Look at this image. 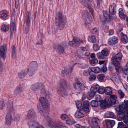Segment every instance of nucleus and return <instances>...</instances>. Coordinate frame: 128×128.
Listing matches in <instances>:
<instances>
[{"instance_id": "nucleus-56", "label": "nucleus", "mask_w": 128, "mask_h": 128, "mask_svg": "<svg viewBox=\"0 0 128 128\" xmlns=\"http://www.w3.org/2000/svg\"><path fill=\"white\" fill-rule=\"evenodd\" d=\"M35 71V70H34L29 68L28 72V73L30 76H31L34 74V72Z\"/></svg>"}, {"instance_id": "nucleus-30", "label": "nucleus", "mask_w": 128, "mask_h": 128, "mask_svg": "<svg viewBox=\"0 0 128 128\" xmlns=\"http://www.w3.org/2000/svg\"><path fill=\"white\" fill-rule=\"evenodd\" d=\"M110 98L111 99V100L112 101V102L114 105V106L118 104V101L117 100H116V99L117 98V96L114 95H111L110 96Z\"/></svg>"}, {"instance_id": "nucleus-51", "label": "nucleus", "mask_w": 128, "mask_h": 128, "mask_svg": "<svg viewBox=\"0 0 128 128\" xmlns=\"http://www.w3.org/2000/svg\"><path fill=\"white\" fill-rule=\"evenodd\" d=\"M95 94L94 92L91 91V90L90 92H88V96L90 98H93Z\"/></svg>"}, {"instance_id": "nucleus-41", "label": "nucleus", "mask_w": 128, "mask_h": 128, "mask_svg": "<svg viewBox=\"0 0 128 128\" xmlns=\"http://www.w3.org/2000/svg\"><path fill=\"white\" fill-rule=\"evenodd\" d=\"M124 125V124L122 122H119L118 123V126L117 128H128L127 124Z\"/></svg>"}, {"instance_id": "nucleus-7", "label": "nucleus", "mask_w": 128, "mask_h": 128, "mask_svg": "<svg viewBox=\"0 0 128 128\" xmlns=\"http://www.w3.org/2000/svg\"><path fill=\"white\" fill-rule=\"evenodd\" d=\"M74 88L79 91L84 90L86 87V85L79 81L74 82L73 84Z\"/></svg>"}, {"instance_id": "nucleus-54", "label": "nucleus", "mask_w": 128, "mask_h": 128, "mask_svg": "<svg viewBox=\"0 0 128 128\" xmlns=\"http://www.w3.org/2000/svg\"><path fill=\"white\" fill-rule=\"evenodd\" d=\"M7 13L6 12H2L0 16L1 18L2 19H5L7 16Z\"/></svg>"}, {"instance_id": "nucleus-18", "label": "nucleus", "mask_w": 128, "mask_h": 128, "mask_svg": "<svg viewBox=\"0 0 128 128\" xmlns=\"http://www.w3.org/2000/svg\"><path fill=\"white\" fill-rule=\"evenodd\" d=\"M72 70V67H66L64 69L62 72V73L64 76L66 74H70Z\"/></svg>"}, {"instance_id": "nucleus-52", "label": "nucleus", "mask_w": 128, "mask_h": 128, "mask_svg": "<svg viewBox=\"0 0 128 128\" xmlns=\"http://www.w3.org/2000/svg\"><path fill=\"white\" fill-rule=\"evenodd\" d=\"M90 105L92 107H97L98 105V102L96 100H92L91 102Z\"/></svg>"}, {"instance_id": "nucleus-10", "label": "nucleus", "mask_w": 128, "mask_h": 128, "mask_svg": "<svg viewBox=\"0 0 128 128\" xmlns=\"http://www.w3.org/2000/svg\"><path fill=\"white\" fill-rule=\"evenodd\" d=\"M36 117V116L34 110H31L28 112L27 118L30 120L32 121L35 120Z\"/></svg>"}, {"instance_id": "nucleus-63", "label": "nucleus", "mask_w": 128, "mask_h": 128, "mask_svg": "<svg viewBox=\"0 0 128 128\" xmlns=\"http://www.w3.org/2000/svg\"><path fill=\"white\" fill-rule=\"evenodd\" d=\"M98 92L101 94L105 93V88H99Z\"/></svg>"}, {"instance_id": "nucleus-26", "label": "nucleus", "mask_w": 128, "mask_h": 128, "mask_svg": "<svg viewBox=\"0 0 128 128\" xmlns=\"http://www.w3.org/2000/svg\"><path fill=\"white\" fill-rule=\"evenodd\" d=\"M115 124L114 120H108L106 122V125L107 128H112Z\"/></svg>"}, {"instance_id": "nucleus-48", "label": "nucleus", "mask_w": 128, "mask_h": 128, "mask_svg": "<svg viewBox=\"0 0 128 128\" xmlns=\"http://www.w3.org/2000/svg\"><path fill=\"white\" fill-rule=\"evenodd\" d=\"M90 16L86 10H85L83 12L82 14V16L84 18H86L88 16Z\"/></svg>"}, {"instance_id": "nucleus-17", "label": "nucleus", "mask_w": 128, "mask_h": 128, "mask_svg": "<svg viewBox=\"0 0 128 128\" xmlns=\"http://www.w3.org/2000/svg\"><path fill=\"white\" fill-rule=\"evenodd\" d=\"M60 86L59 87L65 88L66 89L70 88V86L67 83L66 81L63 80H61L60 81Z\"/></svg>"}, {"instance_id": "nucleus-2", "label": "nucleus", "mask_w": 128, "mask_h": 128, "mask_svg": "<svg viewBox=\"0 0 128 128\" xmlns=\"http://www.w3.org/2000/svg\"><path fill=\"white\" fill-rule=\"evenodd\" d=\"M122 53L119 52L113 56L111 58L112 63L116 67V70L118 72H120L122 69L120 62L122 60Z\"/></svg>"}, {"instance_id": "nucleus-14", "label": "nucleus", "mask_w": 128, "mask_h": 128, "mask_svg": "<svg viewBox=\"0 0 128 128\" xmlns=\"http://www.w3.org/2000/svg\"><path fill=\"white\" fill-rule=\"evenodd\" d=\"M89 104L87 100L84 101L83 103V110L86 113H89L90 112L89 109Z\"/></svg>"}, {"instance_id": "nucleus-16", "label": "nucleus", "mask_w": 128, "mask_h": 128, "mask_svg": "<svg viewBox=\"0 0 128 128\" xmlns=\"http://www.w3.org/2000/svg\"><path fill=\"white\" fill-rule=\"evenodd\" d=\"M29 128H37L39 126L38 123L36 122L35 120H30L28 122Z\"/></svg>"}, {"instance_id": "nucleus-13", "label": "nucleus", "mask_w": 128, "mask_h": 128, "mask_svg": "<svg viewBox=\"0 0 128 128\" xmlns=\"http://www.w3.org/2000/svg\"><path fill=\"white\" fill-rule=\"evenodd\" d=\"M66 47V44L62 43L57 46L56 51L58 53L63 54L64 52V48Z\"/></svg>"}, {"instance_id": "nucleus-27", "label": "nucleus", "mask_w": 128, "mask_h": 128, "mask_svg": "<svg viewBox=\"0 0 128 128\" xmlns=\"http://www.w3.org/2000/svg\"><path fill=\"white\" fill-rule=\"evenodd\" d=\"M121 40L123 43L126 44L128 42V38L125 34L121 32Z\"/></svg>"}, {"instance_id": "nucleus-29", "label": "nucleus", "mask_w": 128, "mask_h": 128, "mask_svg": "<svg viewBox=\"0 0 128 128\" xmlns=\"http://www.w3.org/2000/svg\"><path fill=\"white\" fill-rule=\"evenodd\" d=\"M104 100L105 101L106 104H107L108 106H110L111 105L112 106H114V105L112 102V101L111 100V99L110 97L108 96L106 97Z\"/></svg>"}, {"instance_id": "nucleus-42", "label": "nucleus", "mask_w": 128, "mask_h": 128, "mask_svg": "<svg viewBox=\"0 0 128 128\" xmlns=\"http://www.w3.org/2000/svg\"><path fill=\"white\" fill-rule=\"evenodd\" d=\"M105 76L103 74H100L97 76V78L99 81L102 82L104 81Z\"/></svg>"}, {"instance_id": "nucleus-40", "label": "nucleus", "mask_w": 128, "mask_h": 128, "mask_svg": "<svg viewBox=\"0 0 128 128\" xmlns=\"http://www.w3.org/2000/svg\"><path fill=\"white\" fill-rule=\"evenodd\" d=\"M90 54L89 52L87 50L85 52L83 53V54H80V55H79L78 56H80L79 57L80 58H82L84 57L85 56H88Z\"/></svg>"}, {"instance_id": "nucleus-44", "label": "nucleus", "mask_w": 128, "mask_h": 128, "mask_svg": "<svg viewBox=\"0 0 128 128\" xmlns=\"http://www.w3.org/2000/svg\"><path fill=\"white\" fill-rule=\"evenodd\" d=\"M100 105L101 107L103 108H105L106 106H108L105 100H102L100 102Z\"/></svg>"}, {"instance_id": "nucleus-49", "label": "nucleus", "mask_w": 128, "mask_h": 128, "mask_svg": "<svg viewBox=\"0 0 128 128\" xmlns=\"http://www.w3.org/2000/svg\"><path fill=\"white\" fill-rule=\"evenodd\" d=\"M15 29L14 23L13 22H12L11 26L10 27L11 35L12 36L13 35V32Z\"/></svg>"}, {"instance_id": "nucleus-34", "label": "nucleus", "mask_w": 128, "mask_h": 128, "mask_svg": "<svg viewBox=\"0 0 128 128\" xmlns=\"http://www.w3.org/2000/svg\"><path fill=\"white\" fill-rule=\"evenodd\" d=\"M85 19V20L86 25L85 26L86 27H88V24H90L91 22L92 19L91 18V17L90 16H88L87 17L84 18Z\"/></svg>"}, {"instance_id": "nucleus-5", "label": "nucleus", "mask_w": 128, "mask_h": 128, "mask_svg": "<svg viewBox=\"0 0 128 128\" xmlns=\"http://www.w3.org/2000/svg\"><path fill=\"white\" fill-rule=\"evenodd\" d=\"M48 124L50 128H62L63 126L62 122L56 121L49 120Z\"/></svg>"}, {"instance_id": "nucleus-20", "label": "nucleus", "mask_w": 128, "mask_h": 128, "mask_svg": "<svg viewBox=\"0 0 128 128\" xmlns=\"http://www.w3.org/2000/svg\"><path fill=\"white\" fill-rule=\"evenodd\" d=\"M118 40V39L116 37L113 36L109 39L108 43L109 45H112L117 43Z\"/></svg>"}, {"instance_id": "nucleus-35", "label": "nucleus", "mask_w": 128, "mask_h": 128, "mask_svg": "<svg viewBox=\"0 0 128 128\" xmlns=\"http://www.w3.org/2000/svg\"><path fill=\"white\" fill-rule=\"evenodd\" d=\"M118 11L119 15L120 18L124 19L126 17V16L124 14L123 10L122 8H120Z\"/></svg>"}, {"instance_id": "nucleus-33", "label": "nucleus", "mask_w": 128, "mask_h": 128, "mask_svg": "<svg viewBox=\"0 0 128 128\" xmlns=\"http://www.w3.org/2000/svg\"><path fill=\"white\" fill-rule=\"evenodd\" d=\"M75 116L78 118H80L83 117L84 116V114L80 111H77L74 114Z\"/></svg>"}, {"instance_id": "nucleus-28", "label": "nucleus", "mask_w": 128, "mask_h": 128, "mask_svg": "<svg viewBox=\"0 0 128 128\" xmlns=\"http://www.w3.org/2000/svg\"><path fill=\"white\" fill-rule=\"evenodd\" d=\"M27 74V72L24 70L19 72L18 74V76L20 79H22L24 78Z\"/></svg>"}, {"instance_id": "nucleus-38", "label": "nucleus", "mask_w": 128, "mask_h": 128, "mask_svg": "<svg viewBox=\"0 0 128 128\" xmlns=\"http://www.w3.org/2000/svg\"><path fill=\"white\" fill-rule=\"evenodd\" d=\"M91 72H93L95 73L100 72V68L98 67L91 68H90Z\"/></svg>"}, {"instance_id": "nucleus-1", "label": "nucleus", "mask_w": 128, "mask_h": 128, "mask_svg": "<svg viewBox=\"0 0 128 128\" xmlns=\"http://www.w3.org/2000/svg\"><path fill=\"white\" fill-rule=\"evenodd\" d=\"M39 101L41 104V105L40 104L38 105V111L42 116L46 118L49 113V110L48 108V100L46 98L41 97L40 98Z\"/></svg>"}, {"instance_id": "nucleus-3", "label": "nucleus", "mask_w": 128, "mask_h": 128, "mask_svg": "<svg viewBox=\"0 0 128 128\" xmlns=\"http://www.w3.org/2000/svg\"><path fill=\"white\" fill-rule=\"evenodd\" d=\"M66 22V18L62 15V14L58 13L55 18V23L59 29L62 30L64 28Z\"/></svg>"}, {"instance_id": "nucleus-21", "label": "nucleus", "mask_w": 128, "mask_h": 128, "mask_svg": "<svg viewBox=\"0 0 128 128\" xmlns=\"http://www.w3.org/2000/svg\"><path fill=\"white\" fill-rule=\"evenodd\" d=\"M6 106L7 110L9 112H12L14 111L13 104L11 100H8L7 102Z\"/></svg>"}, {"instance_id": "nucleus-57", "label": "nucleus", "mask_w": 128, "mask_h": 128, "mask_svg": "<svg viewBox=\"0 0 128 128\" xmlns=\"http://www.w3.org/2000/svg\"><path fill=\"white\" fill-rule=\"evenodd\" d=\"M30 23V16L28 15L27 16V18L26 20V26L28 28H29Z\"/></svg>"}, {"instance_id": "nucleus-59", "label": "nucleus", "mask_w": 128, "mask_h": 128, "mask_svg": "<svg viewBox=\"0 0 128 128\" xmlns=\"http://www.w3.org/2000/svg\"><path fill=\"white\" fill-rule=\"evenodd\" d=\"M66 120V122L67 124L69 125H71L72 124H74V123L73 122V120H71L70 119L68 118Z\"/></svg>"}, {"instance_id": "nucleus-22", "label": "nucleus", "mask_w": 128, "mask_h": 128, "mask_svg": "<svg viewBox=\"0 0 128 128\" xmlns=\"http://www.w3.org/2000/svg\"><path fill=\"white\" fill-rule=\"evenodd\" d=\"M116 7V5L114 4H112L110 6L109 10L110 14L114 15L115 14Z\"/></svg>"}, {"instance_id": "nucleus-37", "label": "nucleus", "mask_w": 128, "mask_h": 128, "mask_svg": "<svg viewBox=\"0 0 128 128\" xmlns=\"http://www.w3.org/2000/svg\"><path fill=\"white\" fill-rule=\"evenodd\" d=\"M99 88V86L98 84H96V85H94L91 87L90 90H91V91H93L96 93V92H98Z\"/></svg>"}, {"instance_id": "nucleus-25", "label": "nucleus", "mask_w": 128, "mask_h": 128, "mask_svg": "<svg viewBox=\"0 0 128 128\" xmlns=\"http://www.w3.org/2000/svg\"><path fill=\"white\" fill-rule=\"evenodd\" d=\"M12 119L11 114L10 112L7 113L6 119V123L7 124H10Z\"/></svg>"}, {"instance_id": "nucleus-39", "label": "nucleus", "mask_w": 128, "mask_h": 128, "mask_svg": "<svg viewBox=\"0 0 128 128\" xmlns=\"http://www.w3.org/2000/svg\"><path fill=\"white\" fill-rule=\"evenodd\" d=\"M76 104L79 110H83V106L81 102L80 101H77L76 102Z\"/></svg>"}, {"instance_id": "nucleus-9", "label": "nucleus", "mask_w": 128, "mask_h": 128, "mask_svg": "<svg viewBox=\"0 0 128 128\" xmlns=\"http://www.w3.org/2000/svg\"><path fill=\"white\" fill-rule=\"evenodd\" d=\"M44 87V86L42 83L38 82L32 84L30 88L33 90H38L41 89V88Z\"/></svg>"}, {"instance_id": "nucleus-46", "label": "nucleus", "mask_w": 128, "mask_h": 128, "mask_svg": "<svg viewBox=\"0 0 128 128\" xmlns=\"http://www.w3.org/2000/svg\"><path fill=\"white\" fill-rule=\"evenodd\" d=\"M80 2L82 4L86 6H87V5L88 4L90 3V1L89 0H79Z\"/></svg>"}, {"instance_id": "nucleus-53", "label": "nucleus", "mask_w": 128, "mask_h": 128, "mask_svg": "<svg viewBox=\"0 0 128 128\" xmlns=\"http://www.w3.org/2000/svg\"><path fill=\"white\" fill-rule=\"evenodd\" d=\"M22 87L19 86L14 91V93L15 94H18L20 93L22 90Z\"/></svg>"}, {"instance_id": "nucleus-19", "label": "nucleus", "mask_w": 128, "mask_h": 128, "mask_svg": "<svg viewBox=\"0 0 128 128\" xmlns=\"http://www.w3.org/2000/svg\"><path fill=\"white\" fill-rule=\"evenodd\" d=\"M103 16L104 18V20L103 19H102L100 17V19L102 20V21L103 22H105L106 21H110V18H112L111 17L110 15L108 14V12H107L104 11H103Z\"/></svg>"}, {"instance_id": "nucleus-31", "label": "nucleus", "mask_w": 128, "mask_h": 128, "mask_svg": "<svg viewBox=\"0 0 128 128\" xmlns=\"http://www.w3.org/2000/svg\"><path fill=\"white\" fill-rule=\"evenodd\" d=\"M119 109L120 112H126L128 110V107H126V106L124 104H122L119 107Z\"/></svg>"}, {"instance_id": "nucleus-36", "label": "nucleus", "mask_w": 128, "mask_h": 128, "mask_svg": "<svg viewBox=\"0 0 128 128\" xmlns=\"http://www.w3.org/2000/svg\"><path fill=\"white\" fill-rule=\"evenodd\" d=\"M105 93L107 95H110L112 94V89L110 87H107L105 88Z\"/></svg>"}, {"instance_id": "nucleus-23", "label": "nucleus", "mask_w": 128, "mask_h": 128, "mask_svg": "<svg viewBox=\"0 0 128 128\" xmlns=\"http://www.w3.org/2000/svg\"><path fill=\"white\" fill-rule=\"evenodd\" d=\"M38 66L36 61H32L30 64L29 68L36 70Z\"/></svg>"}, {"instance_id": "nucleus-11", "label": "nucleus", "mask_w": 128, "mask_h": 128, "mask_svg": "<svg viewBox=\"0 0 128 128\" xmlns=\"http://www.w3.org/2000/svg\"><path fill=\"white\" fill-rule=\"evenodd\" d=\"M7 50V45L4 44L0 47V56L2 57L3 60L5 59Z\"/></svg>"}, {"instance_id": "nucleus-60", "label": "nucleus", "mask_w": 128, "mask_h": 128, "mask_svg": "<svg viewBox=\"0 0 128 128\" xmlns=\"http://www.w3.org/2000/svg\"><path fill=\"white\" fill-rule=\"evenodd\" d=\"M118 92L120 98H122L124 96L123 92L120 90H118Z\"/></svg>"}, {"instance_id": "nucleus-4", "label": "nucleus", "mask_w": 128, "mask_h": 128, "mask_svg": "<svg viewBox=\"0 0 128 128\" xmlns=\"http://www.w3.org/2000/svg\"><path fill=\"white\" fill-rule=\"evenodd\" d=\"M100 120L96 118L90 119L88 122V124L92 128H100Z\"/></svg>"}, {"instance_id": "nucleus-47", "label": "nucleus", "mask_w": 128, "mask_h": 128, "mask_svg": "<svg viewBox=\"0 0 128 128\" xmlns=\"http://www.w3.org/2000/svg\"><path fill=\"white\" fill-rule=\"evenodd\" d=\"M80 2L82 4L86 6H87V5L88 4L90 3V1L89 0H79Z\"/></svg>"}, {"instance_id": "nucleus-61", "label": "nucleus", "mask_w": 128, "mask_h": 128, "mask_svg": "<svg viewBox=\"0 0 128 128\" xmlns=\"http://www.w3.org/2000/svg\"><path fill=\"white\" fill-rule=\"evenodd\" d=\"M93 48L94 50L95 51H96L100 49V47L97 44H94L93 45Z\"/></svg>"}, {"instance_id": "nucleus-55", "label": "nucleus", "mask_w": 128, "mask_h": 128, "mask_svg": "<svg viewBox=\"0 0 128 128\" xmlns=\"http://www.w3.org/2000/svg\"><path fill=\"white\" fill-rule=\"evenodd\" d=\"M91 61L92 65L93 66L95 65L98 62V60L96 58L92 59Z\"/></svg>"}, {"instance_id": "nucleus-58", "label": "nucleus", "mask_w": 128, "mask_h": 128, "mask_svg": "<svg viewBox=\"0 0 128 128\" xmlns=\"http://www.w3.org/2000/svg\"><path fill=\"white\" fill-rule=\"evenodd\" d=\"M95 98L97 102H100L102 100V98L101 96L99 95H97L95 96Z\"/></svg>"}, {"instance_id": "nucleus-8", "label": "nucleus", "mask_w": 128, "mask_h": 128, "mask_svg": "<svg viewBox=\"0 0 128 128\" xmlns=\"http://www.w3.org/2000/svg\"><path fill=\"white\" fill-rule=\"evenodd\" d=\"M108 50L106 48H104L101 52L97 53V58L99 59H105L108 56Z\"/></svg>"}, {"instance_id": "nucleus-15", "label": "nucleus", "mask_w": 128, "mask_h": 128, "mask_svg": "<svg viewBox=\"0 0 128 128\" xmlns=\"http://www.w3.org/2000/svg\"><path fill=\"white\" fill-rule=\"evenodd\" d=\"M64 88V87H58V93L63 97L68 94V93L65 90Z\"/></svg>"}, {"instance_id": "nucleus-45", "label": "nucleus", "mask_w": 128, "mask_h": 128, "mask_svg": "<svg viewBox=\"0 0 128 128\" xmlns=\"http://www.w3.org/2000/svg\"><path fill=\"white\" fill-rule=\"evenodd\" d=\"M12 55L13 57L15 58L16 56V50L15 47L13 46L12 48Z\"/></svg>"}, {"instance_id": "nucleus-62", "label": "nucleus", "mask_w": 128, "mask_h": 128, "mask_svg": "<svg viewBox=\"0 0 128 128\" xmlns=\"http://www.w3.org/2000/svg\"><path fill=\"white\" fill-rule=\"evenodd\" d=\"M61 119L64 120H66L68 118V116L65 114H62L60 116Z\"/></svg>"}, {"instance_id": "nucleus-6", "label": "nucleus", "mask_w": 128, "mask_h": 128, "mask_svg": "<svg viewBox=\"0 0 128 128\" xmlns=\"http://www.w3.org/2000/svg\"><path fill=\"white\" fill-rule=\"evenodd\" d=\"M124 112L120 111L118 112L117 114V116L119 120H123L124 122L126 123L128 127V116H125Z\"/></svg>"}, {"instance_id": "nucleus-43", "label": "nucleus", "mask_w": 128, "mask_h": 128, "mask_svg": "<svg viewBox=\"0 0 128 128\" xmlns=\"http://www.w3.org/2000/svg\"><path fill=\"white\" fill-rule=\"evenodd\" d=\"M88 40L89 42L92 43H95L96 41V37L94 36L89 37L88 38Z\"/></svg>"}, {"instance_id": "nucleus-24", "label": "nucleus", "mask_w": 128, "mask_h": 128, "mask_svg": "<svg viewBox=\"0 0 128 128\" xmlns=\"http://www.w3.org/2000/svg\"><path fill=\"white\" fill-rule=\"evenodd\" d=\"M40 90L41 91V93L47 98H49L50 96L49 92L46 90L44 87L41 88V89H40Z\"/></svg>"}, {"instance_id": "nucleus-12", "label": "nucleus", "mask_w": 128, "mask_h": 128, "mask_svg": "<svg viewBox=\"0 0 128 128\" xmlns=\"http://www.w3.org/2000/svg\"><path fill=\"white\" fill-rule=\"evenodd\" d=\"M82 42V40H80L77 38H74L72 41H69L70 45L72 47L78 46L80 43Z\"/></svg>"}, {"instance_id": "nucleus-64", "label": "nucleus", "mask_w": 128, "mask_h": 128, "mask_svg": "<svg viewBox=\"0 0 128 128\" xmlns=\"http://www.w3.org/2000/svg\"><path fill=\"white\" fill-rule=\"evenodd\" d=\"M96 78V76L95 75H91L89 79V80L90 81L94 80H95Z\"/></svg>"}, {"instance_id": "nucleus-32", "label": "nucleus", "mask_w": 128, "mask_h": 128, "mask_svg": "<svg viewBox=\"0 0 128 128\" xmlns=\"http://www.w3.org/2000/svg\"><path fill=\"white\" fill-rule=\"evenodd\" d=\"M105 116L106 118H114L116 117L114 114L111 112H108L105 114Z\"/></svg>"}, {"instance_id": "nucleus-50", "label": "nucleus", "mask_w": 128, "mask_h": 128, "mask_svg": "<svg viewBox=\"0 0 128 128\" xmlns=\"http://www.w3.org/2000/svg\"><path fill=\"white\" fill-rule=\"evenodd\" d=\"M1 28V30L4 32L8 31L9 29L8 27L6 26L5 24L2 25Z\"/></svg>"}]
</instances>
